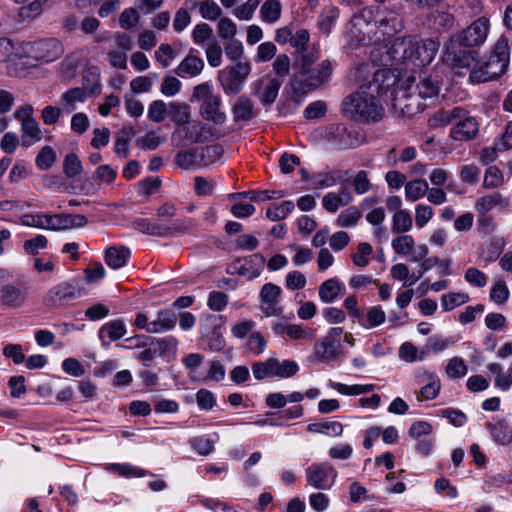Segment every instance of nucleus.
Masks as SVG:
<instances>
[{"instance_id": "obj_33", "label": "nucleus", "mask_w": 512, "mask_h": 512, "mask_svg": "<svg viewBox=\"0 0 512 512\" xmlns=\"http://www.w3.org/2000/svg\"><path fill=\"white\" fill-rule=\"evenodd\" d=\"M307 430L312 433H323L330 437H335L343 433V425L337 421L325 420L309 424Z\"/></svg>"}, {"instance_id": "obj_9", "label": "nucleus", "mask_w": 512, "mask_h": 512, "mask_svg": "<svg viewBox=\"0 0 512 512\" xmlns=\"http://www.w3.org/2000/svg\"><path fill=\"white\" fill-rule=\"evenodd\" d=\"M343 328H330L326 335L314 344V356L320 362L328 363L335 361L343 354L341 335Z\"/></svg>"}, {"instance_id": "obj_1", "label": "nucleus", "mask_w": 512, "mask_h": 512, "mask_svg": "<svg viewBox=\"0 0 512 512\" xmlns=\"http://www.w3.org/2000/svg\"><path fill=\"white\" fill-rule=\"evenodd\" d=\"M476 55V51H456L452 46L445 52L444 61L454 69L469 70L472 83L492 81L503 75L508 68L510 59L508 40L501 36L487 57L477 60Z\"/></svg>"}, {"instance_id": "obj_20", "label": "nucleus", "mask_w": 512, "mask_h": 512, "mask_svg": "<svg viewBox=\"0 0 512 512\" xmlns=\"http://www.w3.org/2000/svg\"><path fill=\"white\" fill-rule=\"evenodd\" d=\"M264 264L265 258L259 253H255L237 261L239 274L246 276L249 279L257 278L261 274Z\"/></svg>"}, {"instance_id": "obj_48", "label": "nucleus", "mask_w": 512, "mask_h": 512, "mask_svg": "<svg viewBox=\"0 0 512 512\" xmlns=\"http://www.w3.org/2000/svg\"><path fill=\"white\" fill-rule=\"evenodd\" d=\"M468 371L467 365L463 358L453 357L451 358L445 368V372L448 377L453 379H459L466 375Z\"/></svg>"}, {"instance_id": "obj_46", "label": "nucleus", "mask_w": 512, "mask_h": 512, "mask_svg": "<svg viewBox=\"0 0 512 512\" xmlns=\"http://www.w3.org/2000/svg\"><path fill=\"white\" fill-rule=\"evenodd\" d=\"M294 210L292 201H284L281 204H273L266 211V217L271 221H279L284 219Z\"/></svg>"}, {"instance_id": "obj_44", "label": "nucleus", "mask_w": 512, "mask_h": 512, "mask_svg": "<svg viewBox=\"0 0 512 512\" xmlns=\"http://www.w3.org/2000/svg\"><path fill=\"white\" fill-rule=\"evenodd\" d=\"M428 380L429 382L421 388L417 396L419 401L432 400L439 394L441 384L438 376L434 373H429Z\"/></svg>"}, {"instance_id": "obj_60", "label": "nucleus", "mask_w": 512, "mask_h": 512, "mask_svg": "<svg viewBox=\"0 0 512 512\" xmlns=\"http://www.w3.org/2000/svg\"><path fill=\"white\" fill-rule=\"evenodd\" d=\"M259 3V0H247L244 4L236 7L233 10V14L240 20H250Z\"/></svg>"}, {"instance_id": "obj_45", "label": "nucleus", "mask_w": 512, "mask_h": 512, "mask_svg": "<svg viewBox=\"0 0 512 512\" xmlns=\"http://www.w3.org/2000/svg\"><path fill=\"white\" fill-rule=\"evenodd\" d=\"M107 333L111 341L122 338L126 333V327L122 320H113L104 324L99 330V336L102 338L103 333Z\"/></svg>"}, {"instance_id": "obj_50", "label": "nucleus", "mask_w": 512, "mask_h": 512, "mask_svg": "<svg viewBox=\"0 0 512 512\" xmlns=\"http://www.w3.org/2000/svg\"><path fill=\"white\" fill-rule=\"evenodd\" d=\"M198 10L202 18L211 21L218 19L222 14L220 6L213 0L201 1Z\"/></svg>"}, {"instance_id": "obj_49", "label": "nucleus", "mask_w": 512, "mask_h": 512, "mask_svg": "<svg viewBox=\"0 0 512 512\" xmlns=\"http://www.w3.org/2000/svg\"><path fill=\"white\" fill-rule=\"evenodd\" d=\"M469 301V295L466 293H449L441 298V307L444 311H451Z\"/></svg>"}, {"instance_id": "obj_51", "label": "nucleus", "mask_w": 512, "mask_h": 512, "mask_svg": "<svg viewBox=\"0 0 512 512\" xmlns=\"http://www.w3.org/2000/svg\"><path fill=\"white\" fill-rule=\"evenodd\" d=\"M360 218V210L357 207L351 206L338 215L337 225L340 227H353Z\"/></svg>"}, {"instance_id": "obj_7", "label": "nucleus", "mask_w": 512, "mask_h": 512, "mask_svg": "<svg viewBox=\"0 0 512 512\" xmlns=\"http://www.w3.org/2000/svg\"><path fill=\"white\" fill-rule=\"evenodd\" d=\"M252 71L248 61H238L218 71L217 80L227 96L239 94Z\"/></svg>"}, {"instance_id": "obj_6", "label": "nucleus", "mask_w": 512, "mask_h": 512, "mask_svg": "<svg viewBox=\"0 0 512 512\" xmlns=\"http://www.w3.org/2000/svg\"><path fill=\"white\" fill-rule=\"evenodd\" d=\"M332 71L333 66L329 60L322 61L317 67L300 69L293 74L291 87L295 94H307L327 81Z\"/></svg>"}, {"instance_id": "obj_38", "label": "nucleus", "mask_w": 512, "mask_h": 512, "mask_svg": "<svg viewBox=\"0 0 512 512\" xmlns=\"http://www.w3.org/2000/svg\"><path fill=\"white\" fill-rule=\"evenodd\" d=\"M413 220L407 210L396 211L392 217V232L396 234L406 233L411 230Z\"/></svg>"}, {"instance_id": "obj_43", "label": "nucleus", "mask_w": 512, "mask_h": 512, "mask_svg": "<svg viewBox=\"0 0 512 512\" xmlns=\"http://www.w3.org/2000/svg\"><path fill=\"white\" fill-rule=\"evenodd\" d=\"M430 22L435 30L445 32L454 26V16L445 11H434L431 14Z\"/></svg>"}, {"instance_id": "obj_12", "label": "nucleus", "mask_w": 512, "mask_h": 512, "mask_svg": "<svg viewBox=\"0 0 512 512\" xmlns=\"http://www.w3.org/2000/svg\"><path fill=\"white\" fill-rule=\"evenodd\" d=\"M478 132L479 123L477 119L462 108V113H460V117L457 118L451 127L449 136L454 141L465 142L473 140L478 135Z\"/></svg>"}, {"instance_id": "obj_3", "label": "nucleus", "mask_w": 512, "mask_h": 512, "mask_svg": "<svg viewBox=\"0 0 512 512\" xmlns=\"http://www.w3.org/2000/svg\"><path fill=\"white\" fill-rule=\"evenodd\" d=\"M439 49V43L431 38L420 39L417 36L397 38L388 51L396 65L416 70L430 64Z\"/></svg>"}, {"instance_id": "obj_64", "label": "nucleus", "mask_w": 512, "mask_h": 512, "mask_svg": "<svg viewBox=\"0 0 512 512\" xmlns=\"http://www.w3.org/2000/svg\"><path fill=\"white\" fill-rule=\"evenodd\" d=\"M434 211L431 206L418 204L415 207V223L419 229H422L433 217Z\"/></svg>"}, {"instance_id": "obj_62", "label": "nucleus", "mask_w": 512, "mask_h": 512, "mask_svg": "<svg viewBox=\"0 0 512 512\" xmlns=\"http://www.w3.org/2000/svg\"><path fill=\"white\" fill-rule=\"evenodd\" d=\"M464 279L470 285L482 288L487 284V275L475 267H470L464 274Z\"/></svg>"}, {"instance_id": "obj_52", "label": "nucleus", "mask_w": 512, "mask_h": 512, "mask_svg": "<svg viewBox=\"0 0 512 512\" xmlns=\"http://www.w3.org/2000/svg\"><path fill=\"white\" fill-rule=\"evenodd\" d=\"M316 330L299 324H290L287 336L292 340L311 341L315 337Z\"/></svg>"}, {"instance_id": "obj_55", "label": "nucleus", "mask_w": 512, "mask_h": 512, "mask_svg": "<svg viewBox=\"0 0 512 512\" xmlns=\"http://www.w3.org/2000/svg\"><path fill=\"white\" fill-rule=\"evenodd\" d=\"M63 170L68 178H73L80 174L82 171V165L76 154L69 153L65 156Z\"/></svg>"}, {"instance_id": "obj_15", "label": "nucleus", "mask_w": 512, "mask_h": 512, "mask_svg": "<svg viewBox=\"0 0 512 512\" xmlns=\"http://www.w3.org/2000/svg\"><path fill=\"white\" fill-rule=\"evenodd\" d=\"M330 141L338 149H348L360 144L359 133L349 130L344 125H333L329 128Z\"/></svg>"}, {"instance_id": "obj_13", "label": "nucleus", "mask_w": 512, "mask_h": 512, "mask_svg": "<svg viewBox=\"0 0 512 512\" xmlns=\"http://www.w3.org/2000/svg\"><path fill=\"white\" fill-rule=\"evenodd\" d=\"M336 475L335 469L328 463L312 464L306 469L308 484L319 490L329 489Z\"/></svg>"}, {"instance_id": "obj_23", "label": "nucleus", "mask_w": 512, "mask_h": 512, "mask_svg": "<svg viewBox=\"0 0 512 512\" xmlns=\"http://www.w3.org/2000/svg\"><path fill=\"white\" fill-rule=\"evenodd\" d=\"M178 317L176 313L169 309L160 310L157 312L155 320L151 321V326L148 333L159 334L170 331L175 328Z\"/></svg>"}, {"instance_id": "obj_31", "label": "nucleus", "mask_w": 512, "mask_h": 512, "mask_svg": "<svg viewBox=\"0 0 512 512\" xmlns=\"http://www.w3.org/2000/svg\"><path fill=\"white\" fill-rule=\"evenodd\" d=\"M269 367L272 369V376L279 378H289L295 375L299 370L297 362L293 360H284L280 362L276 358H269Z\"/></svg>"}, {"instance_id": "obj_54", "label": "nucleus", "mask_w": 512, "mask_h": 512, "mask_svg": "<svg viewBox=\"0 0 512 512\" xmlns=\"http://www.w3.org/2000/svg\"><path fill=\"white\" fill-rule=\"evenodd\" d=\"M56 161V154L50 146H44L38 153L35 163L41 170L49 169Z\"/></svg>"}, {"instance_id": "obj_16", "label": "nucleus", "mask_w": 512, "mask_h": 512, "mask_svg": "<svg viewBox=\"0 0 512 512\" xmlns=\"http://www.w3.org/2000/svg\"><path fill=\"white\" fill-rule=\"evenodd\" d=\"M486 429L495 443L507 446L512 443V427L504 418H497L485 424Z\"/></svg>"}, {"instance_id": "obj_37", "label": "nucleus", "mask_w": 512, "mask_h": 512, "mask_svg": "<svg viewBox=\"0 0 512 512\" xmlns=\"http://www.w3.org/2000/svg\"><path fill=\"white\" fill-rule=\"evenodd\" d=\"M284 196V192L281 190H263V191H248L233 193L230 195L232 199L240 197H248L250 200L255 202H262L269 199H277Z\"/></svg>"}, {"instance_id": "obj_27", "label": "nucleus", "mask_w": 512, "mask_h": 512, "mask_svg": "<svg viewBox=\"0 0 512 512\" xmlns=\"http://www.w3.org/2000/svg\"><path fill=\"white\" fill-rule=\"evenodd\" d=\"M345 292V285L338 278H330L319 286V298L323 303H332Z\"/></svg>"}, {"instance_id": "obj_57", "label": "nucleus", "mask_w": 512, "mask_h": 512, "mask_svg": "<svg viewBox=\"0 0 512 512\" xmlns=\"http://www.w3.org/2000/svg\"><path fill=\"white\" fill-rule=\"evenodd\" d=\"M509 296V289L503 280H498L490 290V299L498 305L505 303Z\"/></svg>"}, {"instance_id": "obj_56", "label": "nucleus", "mask_w": 512, "mask_h": 512, "mask_svg": "<svg viewBox=\"0 0 512 512\" xmlns=\"http://www.w3.org/2000/svg\"><path fill=\"white\" fill-rule=\"evenodd\" d=\"M399 357L406 362H414L416 360H423L425 352L422 351L418 355L417 347L411 342H404L399 348Z\"/></svg>"}, {"instance_id": "obj_8", "label": "nucleus", "mask_w": 512, "mask_h": 512, "mask_svg": "<svg viewBox=\"0 0 512 512\" xmlns=\"http://www.w3.org/2000/svg\"><path fill=\"white\" fill-rule=\"evenodd\" d=\"M489 30V20L485 17H480L465 28L458 36L452 38L447 50L452 46L456 51L480 46L486 41Z\"/></svg>"}, {"instance_id": "obj_25", "label": "nucleus", "mask_w": 512, "mask_h": 512, "mask_svg": "<svg viewBox=\"0 0 512 512\" xmlns=\"http://www.w3.org/2000/svg\"><path fill=\"white\" fill-rule=\"evenodd\" d=\"M462 113V107L457 106L452 109H441L433 113L428 119V126L437 129L455 123Z\"/></svg>"}, {"instance_id": "obj_11", "label": "nucleus", "mask_w": 512, "mask_h": 512, "mask_svg": "<svg viewBox=\"0 0 512 512\" xmlns=\"http://www.w3.org/2000/svg\"><path fill=\"white\" fill-rule=\"evenodd\" d=\"M81 296L78 282H61L48 290L43 302L48 307H59Z\"/></svg>"}, {"instance_id": "obj_41", "label": "nucleus", "mask_w": 512, "mask_h": 512, "mask_svg": "<svg viewBox=\"0 0 512 512\" xmlns=\"http://www.w3.org/2000/svg\"><path fill=\"white\" fill-rule=\"evenodd\" d=\"M339 13V9L335 6L325 7L322 10L318 21L320 30L326 34H329L339 17Z\"/></svg>"}, {"instance_id": "obj_34", "label": "nucleus", "mask_w": 512, "mask_h": 512, "mask_svg": "<svg viewBox=\"0 0 512 512\" xmlns=\"http://www.w3.org/2000/svg\"><path fill=\"white\" fill-rule=\"evenodd\" d=\"M200 165L205 167L217 162L223 155V148L219 144L197 148Z\"/></svg>"}, {"instance_id": "obj_19", "label": "nucleus", "mask_w": 512, "mask_h": 512, "mask_svg": "<svg viewBox=\"0 0 512 512\" xmlns=\"http://www.w3.org/2000/svg\"><path fill=\"white\" fill-rule=\"evenodd\" d=\"M403 28L404 23L400 15L395 11L385 9L383 16L379 18L378 32L383 36L392 37Z\"/></svg>"}, {"instance_id": "obj_32", "label": "nucleus", "mask_w": 512, "mask_h": 512, "mask_svg": "<svg viewBox=\"0 0 512 512\" xmlns=\"http://www.w3.org/2000/svg\"><path fill=\"white\" fill-rule=\"evenodd\" d=\"M232 114L235 122H246L253 116V102L245 96L239 97L232 107Z\"/></svg>"}, {"instance_id": "obj_53", "label": "nucleus", "mask_w": 512, "mask_h": 512, "mask_svg": "<svg viewBox=\"0 0 512 512\" xmlns=\"http://www.w3.org/2000/svg\"><path fill=\"white\" fill-rule=\"evenodd\" d=\"M168 107L163 100L152 101L148 107V118L155 123L164 121L167 115Z\"/></svg>"}, {"instance_id": "obj_10", "label": "nucleus", "mask_w": 512, "mask_h": 512, "mask_svg": "<svg viewBox=\"0 0 512 512\" xmlns=\"http://www.w3.org/2000/svg\"><path fill=\"white\" fill-rule=\"evenodd\" d=\"M25 52L37 61L52 62L62 56L64 47L58 39L47 38L29 43Z\"/></svg>"}, {"instance_id": "obj_14", "label": "nucleus", "mask_w": 512, "mask_h": 512, "mask_svg": "<svg viewBox=\"0 0 512 512\" xmlns=\"http://www.w3.org/2000/svg\"><path fill=\"white\" fill-rule=\"evenodd\" d=\"M46 229L65 230L80 228L87 224V218L81 214H46Z\"/></svg>"}, {"instance_id": "obj_2", "label": "nucleus", "mask_w": 512, "mask_h": 512, "mask_svg": "<svg viewBox=\"0 0 512 512\" xmlns=\"http://www.w3.org/2000/svg\"><path fill=\"white\" fill-rule=\"evenodd\" d=\"M395 82L396 79L390 70H377L372 81L362 85L355 93L343 100V113L359 121L376 122L380 120L384 114L380 96L386 93Z\"/></svg>"}, {"instance_id": "obj_24", "label": "nucleus", "mask_w": 512, "mask_h": 512, "mask_svg": "<svg viewBox=\"0 0 512 512\" xmlns=\"http://www.w3.org/2000/svg\"><path fill=\"white\" fill-rule=\"evenodd\" d=\"M87 99V93L83 88L75 87L64 92L60 99L59 105L63 113L70 114L76 110L79 103H84Z\"/></svg>"}, {"instance_id": "obj_58", "label": "nucleus", "mask_w": 512, "mask_h": 512, "mask_svg": "<svg viewBox=\"0 0 512 512\" xmlns=\"http://www.w3.org/2000/svg\"><path fill=\"white\" fill-rule=\"evenodd\" d=\"M206 58L211 67H219L222 63V48L217 41H211L206 47Z\"/></svg>"}, {"instance_id": "obj_61", "label": "nucleus", "mask_w": 512, "mask_h": 512, "mask_svg": "<svg viewBox=\"0 0 512 512\" xmlns=\"http://www.w3.org/2000/svg\"><path fill=\"white\" fill-rule=\"evenodd\" d=\"M182 83L174 76H165L160 85V91L167 97H172L178 94L181 90Z\"/></svg>"}, {"instance_id": "obj_22", "label": "nucleus", "mask_w": 512, "mask_h": 512, "mask_svg": "<svg viewBox=\"0 0 512 512\" xmlns=\"http://www.w3.org/2000/svg\"><path fill=\"white\" fill-rule=\"evenodd\" d=\"M204 61L199 56L189 53L177 66L175 72L181 78H193L204 69Z\"/></svg>"}, {"instance_id": "obj_17", "label": "nucleus", "mask_w": 512, "mask_h": 512, "mask_svg": "<svg viewBox=\"0 0 512 512\" xmlns=\"http://www.w3.org/2000/svg\"><path fill=\"white\" fill-rule=\"evenodd\" d=\"M0 303L10 307L22 305L27 297V288L24 285L1 284Z\"/></svg>"}, {"instance_id": "obj_40", "label": "nucleus", "mask_w": 512, "mask_h": 512, "mask_svg": "<svg viewBox=\"0 0 512 512\" xmlns=\"http://www.w3.org/2000/svg\"><path fill=\"white\" fill-rule=\"evenodd\" d=\"M282 11L281 3L278 0H267L260 9L262 21L274 23L280 19Z\"/></svg>"}, {"instance_id": "obj_42", "label": "nucleus", "mask_w": 512, "mask_h": 512, "mask_svg": "<svg viewBox=\"0 0 512 512\" xmlns=\"http://www.w3.org/2000/svg\"><path fill=\"white\" fill-rule=\"evenodd\" d=\"M176 164L185 170L192 167H201L197 148L191 150H181L175 156Z\"/></svg>"}, {"instance_id": "obj_21", "label": "nucleus", "mask_w": 512, "mask_h": 512, "mask_svg": "<svg viewBox=\"0 0 512 512\" xmlns=\"http://www.w3.org/2000/svg\"><path fill=\"white\" fill-rule=\"evenodd\" d=\"M353 201V196L347 187L338 192H329L322 199V205L329 213H335L340 207L347 206Z\"/></svg>"}, {"instance_id": "obj_29", "label": "nucleus", "mask_w": 512, "mask_h": 512, "mask_svg": "<svg viewBox=\"0 0 512 512\" xmlns=\"http://www.w3.org/2000/svg\"><path fill=\"white\" fill-rule=\"evenodd\" d=\"M21 133V145L26 148L32 146L42 139L41 127L36 119L21 123Z\"/></svg>"}, {"instance_id": "obj_39", "label": "nucleus", "mask_w": 512, "mask_h": 512, "mask_svg": "<svg viewBox=\"0 0 512 512\" xmlns=\"http://www.w3.org/2000/svg\"><path fill=\"white\" fill-rule=\"evenodd\" d=\"M133 226L136 230L144 234L160 237L168 236V228L163 225L152 223L148 219H136L133 222Z\"/></svg>"}, {"instance_id": "obj_4", "label": "nucleus", "mask_w": 512, "mask_h": 512, "mask_svg": "<svg viewBox=\"0 0 512 512\" xmlns=\"http://www.w3.org/2000/svg\"><path fill=\"white\" fill-rule=\"evenodd\" d=\"M440 92L439 80L435 77L409 76L407 78V88L405 95L399 101V105L404 113L413 115L423 111L426 107L425 100L433 99L438 96Z\"/></svg>"}, {"instance_id": "obj_59", "label": "nucleus", "mask_w": 512, "mask_h": 512, "mask_svg": "<svg viewBox=\"0 0 512 512\" xmlns=\"http://www.w3.org/2000/svg\"><path fill=\"white\" fill-rule=\"evenodd\" d=\"M504 179L502 172L496 166H490L487 168L484 176L483 187L484 188H497L502 185Z\"/></svg>"}, {"instance_id": "obj_18", "label": "nucleus", "mask_w": 512, "mask_h": 512, "mask_svg": "<svg viewBox=\"0 0 512 512\" xmlns=\"http://www.w3.org/2000/svg\"><path fill=\"white\" fill-rule=\"evenodd\" d=\"M282 83L283 79L279 78L263 79L260 81L259 86L255 91V95L259 98L262 104H272L278 96V92Z\"/></svg>"}, {"instance_id": "obj_63", "label": "nucleus", "mask_w": 512, "mask_h": 512, "mask_svg": "<svg viewBox=\"0 0 512 512\" xmlns=\"http://www.w3.org/2000/svg\"><path fill=\"white\" fill-rule=\"evenodd\" d=\"M189 443L202 456L209 455L214 449V442L207 436L195 437Z\"/></svg>"}, {"instance_id": "obj_47", "label": "nucleus", "mask_w": 512, "mask_h": 512, "mask_svg": "<svg viewBox=\"0 0 512 512\" xmlns=\"http://www.w3.org/2000/svg\"><path fill=\"white\" fill-rule=\"evenodd\" d=\"M150 344L156 354L165 355L176 352L178 340L175 337L168 336L164 338L153 339Z\"/></svg>"}, {"instance_id": "obj_28", "label": "nucleus", "mask_w": 512, "mask_h": 512, "mask_svg": "<svg viewBox=\"0 0 512 512\" xmlns=\"http://www.w3.org/2000/svg\"><path fill=\"white\" fill-rule=\"evenodd\" d=\"M510 205V200L502 194L496 192L484 195L477 199L475 209L479 214H486L496 206L506 208Z\"/></svg>"}, {"instance_id": "obj_35", "label": "nucleus", "mask_w": 512, "mask_h": 512, "mask_svg": "<svg viewBox=\"0 0 512 512\" xmlns=\"http://www.w3.org/2000/svg\"><path fill=\"white\" fill-rule=\"evenodd\" d=\"M167 115L174 123L181 126L188 122L190 118V108L185 103L173 101L168 105Z\"/></svg>"}, {"instance_id": "obj_36", "label": "nucleus", "mask_w": 512, "mask_h": 512, "mask_svg": "<svg viewBox=\"0 0 512 512\" xmlns=\"http://www.w3.org/2000/svg\"><path fill=\"white\" fill-rule=\"evenodd\" d=\"M428 191V182L424 179H416L405 184V197L410 202L421 199Z\"/></svg>"}, {"instance_id": "obj_30", "label": "nucleus", "mask_w": 512, "mask_h": 512, "mask_svg": "<svg viewBox=\"0 0 512 512\" xmlns=\"http://www.w3.org/2000/svg\"><path fill=\"white\" fill-rule=\"evenodd\" d=\"M203 126L200 122H187L182 124L172 135V141L176 137L184 138L189 143H197L201 141V132Z\"/></svg>"}, {"instance_id": "obj_26", "label": "nucleus", "mask_w": 512, "mask_h": 512, "mask_svg": "<svg viewBox=\"0 0 512 512\" xmlns=\"http://www.w3.org/2000/svg\"><path fill=\"white\" fill-rule=\"evenodd\" d=\"M130 249L123 245H114L105 252V262L112 269L124 267L130 257Z\"/></svg>"}, {"instance_id": "obj_5", "label": "nucleus", "mask_w": 512, "mask_h": 512, "mask_svg": "<svg viewBox=\"0 0 512 512\" xmlns=\"http://www.w3.org/2000/svg\"><path fill=\"white\" fill-rule=\"evenodd\" d=\"M192 99L199 102L200 114L207 121L216 125H222L226 121V115L221 110L222 98L220 94L214 92L211 83L203 82L195 86Z\"/></svg>"}]
</instances>
